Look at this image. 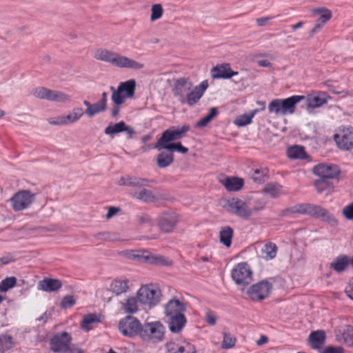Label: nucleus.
I'll return each instance as SVG.
<instances>
[{"label":"nucleus","instance_id":"15","mask_svg":"<svg viewBox=\"0 0 353 353\" xmlns=\"http://www.w3.org/2000/svg\"><path fill=\"white\" fill-rule=\"evenodd\" d=\"M72 341L71 335L67 332H58L50 340V350L54 352H65L69 350Z\"/></svg>","mask_w":353,"mask_h":353},{"label":"nucleus","instance_id":"43","mask_svg":"<svg viewBox=\"0 0 353 353\" xmlns=\"http://www.w3.org/2000/svg\"><path fill=\"white\" fill-rule=\"evenodd\" d=\"M218 114L216 108H211L209 113L196 123V126L203 128L206 126Z\"/></svg>","mask_w":353,"mask_h":353},{"label":"nucleus","instance_id":"16","mask_svg":"<svg viewBox=\"0 0 353 353\" xmlns=\"http://www.w3.org/2000/svg\"><path fill=\"white\" fill-rule=\"evenodd\" d=\"M312 172L316 176L325 179H335L341 172L336 165L327 163L315 165L312 168Z\"/></svg>","mask_w":353,"mask_h":353},{"label":"nucleus","instance_id":"39","mask_svg":"<svg viewBox=\"0 0 353 353\" xmlns=\"http://www.w3.org/2000/svg\"><path fill=\"white\" fill-rule=\"evenodd\" d=\"M349 264V259L345 255L336 257L330 264V268L337 272L344 271Z\"/></svg>","mask_w":353,"mask_h":353},{"label":"nucleus","instance_id":"55","mask_svg":"<svg viewBox=\"0 0 353 353\" xmlns=\"http://www.w3.org/2000/svg\"><path fill=\"white\" fill-rule=\"evenodd\" d=\"M343 214L348 220H353V202L343 209Z\"/></svg>","mask_w":353,"mask_h":353},{"label":"nucleus","instance_id":"54","mask_svg":"<svg viewBox=\"0 0 353 353\" xmlns=\"http://www.w3.org/2000/svg\"><path fill=\"white\" fill-rule=\"evenodd\" d=\"M314 186L318 192H322L329 188L330 183L327 179L321 178L315 181Z\"/></svg>","mask_w":353,"mask_h":353},{"label":"nucleus","instance_id":"61","mask_svg":"<svg viewBox=\"0 0 353 353\" xmlns=\"http://www.w3.org/2000/svg\"><path fill=\"white\" fill-rule=\"evenodd\" d=\"M14 261V259L13 256H12V254H8L0 259V261L4 265L8 264L10 262H12Z\"/></svg>","mask_w":353,"mask_h":353},{"label":"nucleus","instance_id":"32","mask_svg":"<svg viewBox=\"0 0 353 353\" xmlns=\"http://www.w3.org/2000/svg\"><path fill=\"white\" fill-rule=\"evenodd\" d=\"M139 305L137 296H130L121 303V308L126 314H135L139 310Z\"/></svg>","mask_w":353,"mask_h":353},{"label":"nucleus","instance_id":"10","mask_svg":"<svg viewBox=\"0 0 353 353\" xmlns=\"http://www.w3.org/2000/svg\"><path fill=\"white\" fill-rule=\"evenodd\" d=\"M36 194L29 190H19L10 199V205L15 212L28 209L34 203Z\"/></svg>","mask_w":353,"mask_h":353},{"label":"nucleus","instance_id":"52","mask_svg":"<svg viewBox=\"0 0 353 353\" xmlns=\"http://www.w3.org/2000/svg\"><path fill=\"white\" fill-rule=\"evenodd\" d=\"M137 223L140 226L151 228L153 225L152 220L148 214H142L137 216Z\"/></svg>","mask_w":353,"mask_h":353},{"label":"nucleus","instance_id":"7","mask_svg":"<svg viewBox=\"0 0 353 353\" xmlns=\"http://www.w3.org/2000/svg\"><path fill=\"white\" fill-rule=\"evenodd\" d=\"M273 290V285L268 280H262L252 285L246 292L249 299L254 302H261L268 299Z\"/></svg>","mask_w":353,"mask_h":353},{"label":"nucleus","instance_id":"19","mask_svg":"<svg viewBox=\"0 0 353 353\" xmlns=\"http://www.w3.org/2000/svg\"><path fill=\"white\" fill-rule=\"evenodd\" d=\"M192 88V83L190 81L185 78H180L175 82L173 94L181 103H184L185 97Z\"/></svg>","mask_w":353,"mask_h":353},{"label":"nucleus","instance_id":"31","mask_svg":"<svg viewBox=\"0 0 353 353\" xmlns=\"http://www.w3.org/2000/svg\"><path fill=\"white\" fill-rule=\"evenodd\" d=\"M150 180L147 179L139 178L130 176H121L118 181L119 185H128V186H145L148 185V183Z\"/></svg>","mask_w":353,"mask_h":353},{"label":"nucleus","instance_id":"29","mask_svg":"<svg viewBox=\"0 0 353 353\" xmlns=\"http://www.w3.org/2000/svg\"><path fill=\"white\" fill-rule=\"evenodd\" d=\"M141 257L145 262L153 265H169L172 263L171 260L167 257L159 254H154L148 251L143 252Z\"/></svg>","mask_w":353,"mask_h":353},{"label":"nucleus","instance_id":"44","mask_svg":"<svg viewBox=\"0 0 353 353\" xmlns=\"http://www.w3.org/2000/svg\"><path fill=\"white\" fill-rule=\"evenodd\" d=\"M99 320L97 319V316L94 314H89L85 316H84L81 323V327L85 330L89 331L91 330L90 325L93 323L97 322Z\"/></svg>","mask_w":353,"mask_h":353},{"label":"nucleus","instance_id":"1","mask_svg":"<svg viewBox=\"0 0 353 353\" xmlns=\"http://www.w3.org/2000/svg\"><path fill=\"white\" fill-rule=\"evenodd\" d=\"M295 214H306L320 219L331 225L337 223V221L327 210L319 205L310 203H299L288 208L281 212L283 216L291 217Z\"/></svg>","mask_w":353,"mask_h":353},{"label":"nucleus","instance_id":"48","mask_svg":"<svg viewBox=\"0 0 353 353\" xmlns=\"http://www.w3.org/2000/svg\"><path fill=\"white\" fill-rule=\"evenodd\" d=\"M263 191L272 197H277L282 193V186L279 184H269Z\"/></svg>","mask_w":353,"mask_h":353},{"label":"nucleus","instance_id":"24","mask_svg":"<svg viewBox=\"0 0 353 353\" xmlns=\"http://www.w3.org/2000/svg\"><path fill=\"white\" fill-rule=\"evenodd\" d=\"M185 310V306L183 302L178 299H172L165 305V314L168 317L184 314Z\"/></svg>","mask_w":353,"mask_h":353},{"label":"nucleus","instance_id":"46","mask_svg":"<svg viewBox=\"0 0 353 353\" xmlns=\"http://www.w3.org/2000/svg\"><path fill=\"white\" fill-rule=\"evenodd\" d=\"M163 14V8L161 4L155 3L151 7L150 21H155L161 19Z\"/></svg>","mask_w":353,"mask_h":353},{"label":"nucleus","instance_id":"18","mask_svg":"<svg viewBox=\"0 0 353 353\" xmlns=\"http://www.w3.org/2000/svg\"><path fill=\"white\" fill-rule=\"evenodd\" d=\"M313 12L314 14H319L320 17L316 20L315 25L310 31L311 35L314 34L321 30L332 17V11L325 7L316 8L313 10Z\"/></svg>","mask_w":353,"mask_h":353},{"label":"nucleus","instance_id":"50","mask_svg":"<svg viewBox=\"0 0 353 353\" xmlns=\"http://www.w3.org/2000/svg\"><path fill=\"white\" fill-rule=\"evenodd\" d=\"M106 109L102 104L99 102L92 104L90 108H87L85 110V114L89 117H92L94 115L104 111Z\"/></svg>","mask_w":353,"mask_h":353},{"label":"nucleus","instance_id":"27","mask_svg":"<svg viewBox=\"0 0 353 353\" xmlns=\"http://www.w3.org/2000/svg\"><path fill=\"white\" fill-rule=\"evenodd\" d=\"M304 99L305 97L302 95H293L285 99H282L283 115L293 114L295 111L296 104Z\"/></svg>","mask_w":353,"mask_h":353},{"label":"nucleus","instance_id":"64","mask_svg":"<svg viewBox=\"0 0 353 353\" xmlns=\"http://www.w3.org/2000/svg\"><path fill=\"white\" fill-rule=\"evenodd\" d=\"M65 353H85L84 350L77 347H69V350Z\"/></svg>","mask_w":353,"mask_h":353},{"label":"nucleus","instance_id":"59","mask_svg":"<svg viewBox=\"0 0 353 353\" xmlns=\"http://www.w3.org/2000/svg\"><path fill=\"white\" fill-rule=\"evenodd\" d=\"M272 19H274V17H261L256 19V22L259 26H264L266 22H268L270 20H272Z\"/></svg>","mask_w":353,"mask_h":353},{"label":"nucleus","instance_id":"23","mask_svg":"<svg viewBox=\"0 0 353 353\" xmlns=\"http://www.w3.org/2000/svg\"><path fill=\"white\" fill-rule=\"evenodd\" d=\"M83 114V110L81 108H74L72 112L67 116L59 117L51 119L49 122L53 125H65L78 121Z\"/></svg>","mask_w":353,"mask_h":353},{"label":"nucleus","instance_id":"49","mask_svg":"<svg viewBox=\"0 0 353 353\" xmlns=\"http://www.w3.org/2000/svg\"><path fill=\"white\" fill-rule=\"evenodd\" d=\"M163 149H165V150H168L169 152H172V154L174 151L179 152L182 154H185L188 152V148L184 147L181 142L172 143H170V145H165L163 146Z\"/></svg>","mask_w":353,"mask_h":353},{"label":"nucleus","instance_id":"13","mask_svg":"<svg viewBox=\"0 0 353 353\" xmlns=\"http://www.w3.org/2000/svg\"><path fill=\"white\" fill-rule=\"evenodd\" d=\"M179 221V215L174 212H162L157 219V226L161 232L165 233L172 232Z\"/></svg>","mask_w":353,"mask_h":353},{"label":"nucleus","instance_id":"3","mask_svg":"<svg viewBox=\"0 0 353 353\" xmlns=\"http://www.w3.org/2000/svg\"><path fill=\"white\" fill-rule=\"evenodd\" d=\"M161 291L155 284L148 283L142 285L137 292V296L141 305L154 307L161 301Z\"/></svg>","mask_w":353,"mask_h":353},{"label":"nucleus","instance_id":"56","mask_svg":"<svg viewBox=\"0 0 353 353\" xmlns=\"http://www.w3.org/2000/svg\"><path fill=\"white\" fill-rule=\"evenodd\" d=\"M205 321L210 325H214L216 323V317L214 313L212 311L208 310L206 312V314H205Z\"/></svg>","mask_w":353,"mask_h":353},{"label":"nucleus","instance_id":"12","mask_svg":"<svg viewBox=\"0 0 353 353\" xmlns=\"http://www.w3.org/2000/svg\"><path fill=\"white\" fill-rule=\"evenodd\" d=\"M231 276L237 285H247L252 280V271L246 262L236 264L231 272Z\"/></svg>","mask_w":353,"mask_h":353},{"label":"nucleus","instance_id":"57","mask_svg":"<svg viewBox=\"0 0 353 353\" xmlns=\"http://www.w3.org/2000/svg\"><path fill=\"white\" fill-rule=\"evenodd\" d=\"M322 353H343V350L341 347L327 346Z\"/></svg>","mask_w":353,"mask_h":353},{"label":"nucleus","instance_id":"36","mask_svg":"<svg viewBox=\"0 0 353 353\" xmlns=\"http://www.w3.org/2000/svg\"><path fill=\"white\" fill-rule=\"evenodd\" d=\"M287 154L291 159H306L307 158L305 148L297 145L288 148Z\"/></svg>","mask_w":353,"mask_h":353},{"label":"nucleus","instance_id":"20","mask_svg":"<svg viewBox=\"0 0 353 353\" xmlns=\"http://www.w3.org/2000/svg\"><path fill=\"white\" fill-rule=\"evenodd\" d=\"M305 99L307 108H316L326 104L330 97L325 92L316 91L308 94Z\"/></svg>","mask_w":353,"mask_h":353},{"label":"nucleus","instance_id":"60","mask_svg":"<svg viewBox=\"0 0 353 353\" xmlns=\"http://www.w3.org/2000/svg\"><path fill=\"white\" fill-rule=\"evenodd\" d=\"M119 211H120V208H116V207H113V206L110 207L108 208V212L106 214V218L108 219H110L111 217L114 216Z\"/></svg>","mask_w":353,"mask_h":353},{"label":"nucleus","instance_id":"58","mask_svg":"<svg viewBox=\"0 0 353 353\" xmlns=\"http://www.w3.org/2000/svg\"><path fill=\"white\" fill-rule=\"evenodd\" d=\"M345 292L350 299L353 300V280H350L345 288Z\"/></svg>","mask_w":353,"mask_h":353},{"label":"nucleus","instance_id":"62","mask_svg":"<svg viewBox=\"0 0 353 353\" xmlns=\"http://www.w3.org/2000/svg\"><path fill=\"white\" fill-rule=\"evenodd\" d=\"M121 105V104L114 103V106L111 112V115L112 117H116L119 114Z\"/></svg>","mask_w":353,"mask_h":353},{"label":"nucleus","instance_id":"42","mask_svg":"<svg viewBox=\"0 0 353 353\" xmlns=\"http://www.w3.org/2000/svg\"><path fill=\"white\" fill-rule=\"evenodd\" d=\"M125 125V123L123 121L113 125L110 124L105 128L104 132L108 135L123 132H124Z\"/></svg>","mask_w":353,"mask_h":353},{"label":"nucleus","instance_id":"11","mask_svg":"<svg viewBox=\"0 0 353 353\" xmlns=\"http://www.w3.org/2000/svg\"><path fill=\"white\" fill-rule=\"evenodd\" d=\"M142 325L135 317L128 315L121 319L119 322V330L125 336L133 337L141 335Z\"/></svg>","mask_w":353,"mask_h":353},{"label":"nucleus","instance_id":"38","mask_svg":"<svg viewBox=\"0 0 353 353\" xmlns=\"http://www.w3.org/2000/svg\"><path fill=\"white\" fill-rule=\"evenodd\" d=\"M234 234L233 229L230 226L221 228L219 232L220 242L225 247L229 248L232 244V239Z\"/></svg>","mask_w":353,"mask_h":353},{"label":"nucleus","instance_id":"30","mask_svg":"<svg viewBox=\"0 0 353 353\" xmlns=\"http://www.w3.org/2000/svg\"><path fill=\"white\" fill-rule=\"evenodd\" d=\"M170 353H195L194 346L189 342L183 341L180 344L170 343L167 345Z\"/></svg>","mask_w":353,"mask_h":353},{"label":"nucleus","instance_id":"9","mask_svg":"<svg viewBox=\"0 0 353 353\" xmlns=\"http://www.w3.org/2000/svg\"><path fill=\"white\" fill-rule=\"evenodd\" d=\"M334 140L338 148L343 151H350L353 149V127L341 125L337 128Z\"/></svg>","mask_w":353,"mask_h":353},{"label":"nucleus","instance_id":"47","mask_svg":"<svg viewBox=\"0 0 353 353\" xmlns=\"http://www.w3.org/2000/svg\"><path fill=\"white\" fill-rule=\"evenodd\" d=\"M17 283V279L14 276L7 277L0 282V292H5L13 288Z\"/></svg>","mask_w":353,"mask_h":353},{"label":"nucleus","instance_id":"35","mask_svg":"<svg viewBox=\"0 0 353 353\" xmlns=\"http://www.w3.org/2000/svg\"><path fill=\"white\" fill-rule=\"evenodd\" d=\"M174 161V154L172 152L162 151L157 157V164L160 168H165Z\"/></svg>","mask_w":353,"mask_h":353},{"label":"nucleus","instance_id":"45","mask_svg":"<svg viewBox=\"0 0 353 353\" xmlns=\"http://www.w3.org/2000/svg\"><path fill=\"white\" fill-rule=\"evenodd\" d=\"M236 343V339L230 333L223 332V340L221 343V347L223 349H230L235 346Z\"/></svg>","mask_w":353,"mask_h":353},{"label":"nucleus","instance_id":"34","mask_svg":"<svg viewBox=\"0 0 353 353\" xmlns=\"http://www.w3.org/2000/svg\"><path fill=\"white\" fill-rule=\"evenodd\" d=\"M277 251L278 247L274 243L268 242L261 248V256L263 259L270 261L276 257Z\"/></svg>","mask_w":353,"mask_h":353},{"label":"nucleus","instance_id":"28","mask_svg":"<svg viewBox=\"0 0 353 353\" xmlns=\"http://www.w3.org/2000/svg\"><path fill=\"white\" fill-rule=\"evenodd\" d=\"M62 282L59 279L45 278L38 283V289L45 292H55L62 287Z\"/></svg>","mask_w":353,"mask_h":353},{"label":"nucleus","instance_id":"5","mask_svg":"<svg viewBox=\"0 0 353 353\" xmlns=\"http://www.w3.org/2000/svg\"><path fill=\"white\" fill-rule=\"evenodd\" d=\"M136 82L134 79H130L125 82H121L117 90L113 86L110 87L112 91L111 99L113 103L123 104L126 99H131L135 93Z\"/></svg>","mask_w":353,"mask_h":353},{"label":"nucleus","instance_id":"17","mask_svg":"<svg viewBox=\"0 0 353 353\" xmlns=\"http://www.w3.org/2000/svg\"><path fill=\"white\" fill-rule=\"evenodd\" d=\"M209 86L208 81L204 80L198 85L188 92L186 97H185L184 103H187L189 106H192L197 103L201 98L203 96L205 92Z\"/></svg>","mask_w":353,"mask_h":353},{"label":"nucleus","instance_id":"33","mask_svg":"<svg viewBox=\"0 0 353 353\" xmlns=\"http://www.w3.org/2000/svg\"><path fill=\"white\" fill-rule=\"evenodd\" d=\"M129 283L130 281L126 278L116 279L110 285L111 290L114 294L119 295L128 290Z\"/></svg>","mask_w":353,"mask_h":353},{"label":"nucleus","instance_id":"2","mask_svg":"<svg viewBox=\"0 0 353 353\" xmlns=\"http://www.w3.org/2000/svg\"><path fill=\"white\" fill-rule=\"evenodd\" d=\"M94 58L97 60L110 63L119 68L137 70L143 68V63L105 48L98 49L95 52Z\"/></svg>","mask_w":353,"mask_h":353},{"label":"nucleus","instance_id":"40","mask_svg":"<svg viewBox=\"0 0 353 353\" xmlns=\"http://www.w3.org/2000/svg\"><path fill=\"white\" fill-rule=\"evenodd\" d=\"M268 112L270 114L275 115H283L282 99H275L272 100L268 105Z\"/></svg>","mask_w":353,"mask_h":353},{"label":"nucleus","instance_id":"6","mask_svg":"<svg viewBox=\"0 0 353 353\" xmlns=\"http://www.w3.org/2000/svg\"><path fill=\"white\" fill-rule=\"evenodd\" d=\"M190 129V126L188 124L183 125L181 128L174 126L170 128L162 133L154 148L158 150H162L163 146L170 145V142L181 139Z\"/></svg>","mask_w":353,"mask_h":353},{"label":"nucleus","instance_id":"63","mask_svg":"<svg viewBox=\"0 0 353 353\" xmlns=\"http://www.w3.org/2000/svg\"><path fill=\"white\" fill-rule=\"evenodd\" d=\"M268 341V337L265 335H261L259 340L256 341V345L258 346H261Z\"/></svg>","mask_w":353,"mask_h":353},{"label":"nucleus","instance_id":"21","mask_svg":"<svg viewBox=\"0 0 353 353\" xmlns=\"http://www.w3.org/2000/svg\"><path fill=\"white\" fill-rule=\"evenodd\" d=\"M219 181L228 192L239 191L245 183L243 179L237 176H222L219 178Z\"/></svg>","mask_w":353,"mask_h":353},{"label":"nucleus","instance_id":"8","mask_svg":"<svg viewBox=\"0 0 353 353\" xmlns=\"http://www.w3.org/2000/svg\"><path fill=\"white\" fill-rule=\"evenodd\" d=\"M165 327L159 321L145 323L142 326L140 337L145 341L158 343L163 340Z\"/></svg>","mask_w":353,"mask_h":353},{"label":"nucleus","instance_id":"51","mask_svg":"<svg viewBox=\"0 0 353 353\" xmlns=\"http://www.w3.org/2000/svg\"><path fill=\"white\" fill-rule=\"evenodd\" d=\"M252 121V118L250 117L249 114L247 113V114H241V115H239V117H237L234 119V123L235 125H236L238 127H243V126H245V125L251 123Z\"/></svg>","mask_w":353,"mask_h":353},{"label":"nucleus","instance_id":"14","mask_svg":"<svg viewBox=\"0 0 353 353\" xmlns=\"http://www.w3.org/2000/svg\"><path fill=\"white\" fill-rule=\"evenodd\" d=\"M31 94L40 99H46L57 102H65L70 100V97L57 90H52L44 87H37L31 91Z\"/></svg>","mask_w":353,"mask_h":353},{"label":"nucleus","instance_id":"41","mask_svg":"<svg viewBox=\"0 0 353 353\" xmlns=\"http://www.w3.org/2000/svg\"><path fill=\"white\" fill-rule=\"evenodd\" d=\"M268 177V170L266 168H256L253 171L252 179L257 183L264 182Z\"/></svg>","mask_w":353,"mask_h":353},{"label":"nucleus","instance_id":"26","mask_svg":"<svg viewBox=\"0 0 353 353\" xmlns=\"http://www.w3.org/2000/svg\"><path fill=\"white\" fill-rule=\"evenodd\" d=\"M325 339V332L322 330L312 332L308 337L310 345L314 350L321 349L324 345Z\"/></svg>","mask_w":353,"mask_h":353},{"label":"nucleus","instance_id":"37","mask_svg":"<svg viewBox=\"0 0 353 353\" xmlns=\"http://www.w3.org/2000/svg\"><path fill=\"white\" fill-rule=\"evenodd\" d=\"M134 197L137 199L142 201L146 203L154 202L159 199L157 195H156L152 190L143 188L138 192H135Z\"/></svg>","mask_w":353,"mask_h":353},{"label":"nucleus","instance_id":"25","mask_svg":"<svg viewBox=\"0 0 353 353\" xmlns=\"http://www.w3.org/2000/svg\"><path fill=\"white\" fill-rule=\"evenodd\" d=\"M170 330L173 333H179L185 327L187 319L184 314L168 316Z\"/></svg>","mask_w":353,"mask_h":353},{"label":"nucleus","instance_id":"53","mask_svg":"<svg viewBox=\"0 0 353 353\" xmlns=\"http://www.w3.org/2000/svg\"><path fill=\"white\" fill-rule=\"evenodd\" d=\"M76 303V299L72 295H66L63 297L60 307L62 309H67L72 307Z\"/></svg>","mask_w":353,"mask_h":353},{"label":"nucleus","instance_id":"22","mask_svg":"<svg viewBox=\"0 0 353 353\" xmlns=\"http://www.w3.org/2000/svg\"><path fill=\"white\" fill-rule=\"evenodd\" d=\"M210 73L212 79H230L238 74V72H234L230 64L226 63L213 67Z\"/></svg>","mask_w":353,"mask_h":353},{"label":"nucleus","instance_id":"4","mask_svg":"<svg viewBox=\"0 0 353 353\" xmlns=\"http://www.w3.org/2000/svg\"><path fill=\"white\" fill-rule=\"evenodd\" d=\"M227 211L244 219H248L253 212H258L264 208L262 205L259 208H250L243 200L234 197L228 199L225 205Z\"/></svg>","mask_w":353,"mask_h":353}]
</instances>
